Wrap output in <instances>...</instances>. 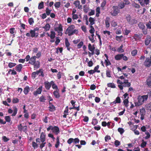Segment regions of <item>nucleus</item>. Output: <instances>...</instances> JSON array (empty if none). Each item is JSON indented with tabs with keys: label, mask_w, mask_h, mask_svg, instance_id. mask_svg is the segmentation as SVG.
<instances>
[{
	"label": "nucleus",
	"mask_w": 151,
	"mask_h": 151,
	"mask_svg": "<svg viewBox=\"0 0 151 151\" xmlns=\"http://www.w3.org/2000/svg\"><path fill=\"white\" fill-rule=\"evenodd\" d=\"M45 134L43 132H42L40 135V139L41 142H44L45 140Z\"/></svg>",
	"instance_id": "nucleus-16"
},
{
	"label": "nucleus",
	"mask_w": 151,
	"mask_h": 151,
	"mask_svg": "<svg viewBox=\"0 0 151 151\" xmlns=\"http://www.w3.org/2000/svg\"><path fill=\"white\" fill-rule=\"evenodd\" d=\"M147 84L149 87L151 86V78H149L146 81Z\"/></svg>",
	"instance_id": "nucleus-41"
},
{
	"label": "nucleus",
	"mask_w": 151,
	"mask_h": 151,
	"mask_svg": "<svg viewBox=\"0 0 151 151\" xmlns=\"http://www.w3.org/2000/svg\"><path fill=\"white\" fill-rule=\"evenodd\" d=\"M105 62L106 63V66H107L111 65V63L109 60H105Z\"/></svg>",
	"instance_id": "nucleus-56"
},
{
	"label": "nucleus",
	"mask_w": 151,
	"mask_h": 151,
	"mask_svg": "<svg viewBox=\"0 0 151 151\" xmlns=\"http://www.w3.org/2000/svg\"><path fill=\"white\" fill-rule=\"evenodd\" d=\"M75 27L74 25H71L69 26L66 30L65 32V34H68V36H70L74 34H77L76 33L77 31V30L75 29Z\"/></svg>",
	"instance_id": "nucleus-1"
},
{
	"label": "nucleus",
	"mask_w": 151,
	"mask_h": 151,
	"mask_svg": "<svg viewBox=\"0 0 151 151\" xmlns=\"http://www.w3.org/2000/svg\"><path fill=\"white\" fill-rule=\"evenodd\" d=\"M51 83H52V88L53 89H55L56 90H59L57 86L55 83L53 81H51Z\"/></svg>",
	"instance_id": "nucleus-24"
},
{
	"label": "nucleus",
	"mask_w": 151,
	"mask_h": 151,
	"mask_svg": "<svg viewBox=\"0 0 151 151\" xmlns=\"http://www.w3.org/2000/svg\"><path fill=\"white\" fill-rule=\"evenodd\" d=\"M54 30L58 32H62L63 31V26L62 24H59L58 27H55L54 28Z\"/></svg>",
	"instance_id": "nucleus-13"
},
{
	"label": "nucleus",
	"mask_w": 151,
	"mask_h": 151,
	"mask_svg": "<svg viewBox=\"0 0 151 151\" xmlns=\"http://www.w3.org/2000/svg\"><path fill=\"white\" fill-rule=\"evenodd\" d=\"M137 51L136 50H134L132 51L131 54L132 56H135L137 54Z\"/></svg>",
	"instance_id": "nucleus-50"
},
{
	"label": "nucleus",
	"mask_w": 151,
	"mask_h": 151,
	"mask_svg": "<svg viewBox=\"0 0 151 151\" xmlns=\"http://www.w3.org/2000/svg\"><path fill=\"white\" fill-rule=\"evenodd\" d=\"M34 65V68L37 69L39 68L40 67V62L37 61L35 63V64H33Z\"/></svg>",
	"instance_id": "nucleus-26"
},
{
	"label": "nucleus",
	"mask_w": 151,
	"mask_h": 151,
	"mask_svg": "<svg viewBox=\"0 0 151 151\" xmlns=\"http://www.w3.org/2000/svg\"><path fill=\"white\" fill-rule=\"evenodd\" d=\"M5 119L6 121L8 122H10L11 121V118L9 116H5Z\"/></svg>",
	"instance_id": "nucleus-55"
},
{
	"label": "nucleus",
	"mask_w": 151,
	"mask_h": 151,
	"mask_svg": "<svg viewBox=\"0 0 151 151\" xmlns=\"http://www.w3.org/2000/svg\"><path fill=\"white\" fill-rule=\"evenodd\" d=\"M106 0H104L103 2L101 4V6L102 9H103L104 8L106 4Z\"/></svg>",
	"instance_id": "nucleus-46"
},
{
	"label": "nucleus",
	"mask_w": 151,
	"mask_h": 151,
	"mask_svg": "<svg viewBox=\"0 0 151 151\" xmlns=\"http://www.w3.org/2000/svg\"><path fill=\"white\" fill-rule=\"evenodd\" d=\"M126 19L127 21L129 23L132 20V17L131 16L129 15H128L126 17Z\"/></svg>",
	"instance_id": "nucleus-53"
},
{
	"label": "nucleus",
	"mask_w": 151,
	"mask_h": 151,
	"mask_svg": "<svg viewBox=\"0 0 151 151\" xmlns=\"http://www.w3.org/2000/svg\"><path fill=\"white\" fill-rule=\"evenodd\" d=\"M52 132L55 133L56 134H58L60 132V130L59 127L56 126L52 127Z\"/></svg>",
	"instance_id": "nucleus-11"
},
{
	"label": "nucleus",
	"mask_w": 151,
	"mask_h": 151,
	"mask_svg": "<svg viewBox=\"0 0 151 151\" xmlns=\"http://www.w3.org/2000/svg\"><path fill=\"white\" fill-rule=\"evenodd\" d=\"M137 23V21L136 19H132L130 23H129L132 25L135 24Z\"/></svg>",
	"instance_id": "nucleus-44"
},
{
	"label": "nucleus",
	"mask_w": 151,
	"mask_h": 151,
	"mask_svg": "<svg viewBox=\"0 0 151 151\" xmlns=\"http://www.w3.org/2000/svg\"><path fill=\"white\" fill-rule=\"evenodd\" d=\"M147 95H143L138 97V101L137 102L135 103V106H139L142 104L145 101H146L148 98Z\"/></svg>",
	"instance_id": "nucleus-2"
},
{
	"label": "nucleus",
	"mask_w": 151,
	"mask_h": 151,
	"mask_svg": "<svg viewBox=\"0 0 151 151\" xmlns=\"http://www.w3.org/2000/svg\"><path fill=\"white\" fill-rule=\"evenodd\" d=\"M37 75H38L39 73H40V75H39V76H41L43 77L44 76V74L43 72V70L42 68H40L38 70L36 71Z\"/></svg>",
	"instance_id": "nucleus-14"
},
{
	"label": "nucleus",
	"mask_w": 151,
	"mask_h": 151,
	"mask_svg": "<svg viewBox=\"0 0 151 151\" xmlns=\"http://www.w3.org/2000/svg\"><path fill=\"white\" fill-rule=\"evenodd\" d=\"M111 71L109 70H106V74L107 77H111Z\"/></svg>",
	"instance_id": "nucleus-52"
},
{
	"label": "nucleus",
	"mask_w": 151,
	"mask_h": 151,
	"mask_svg": "<svg viewBox=\"0 0 151 151\" xmlns=\"http://www.w3.org/2000/svg\"><path fill=\"white\" fill-rule=\"evenodd\" d=\"M73 142V138H70L67 141V143L69 144H70Z\"/></svg>",
	"instance_id": "nucleus-64"
},
{
	"label": "nucleus",
	"mask_w": 151,
	"mask_h": 151,
	"mask_svg": "<svg viewBox=\"0 0 151 151\" xmlns=\"http://www.w3.org/2000/svg\"><path fill=\"white\" fill-rule=\"evenodd\" d=\"M60 5V2H56L54 4V6L56 9L59 8Z\"/></svg>",
	"instance_id": "nucleus-42"
},
{
	"label": "nucleus",
	"mask_w": 151,
	"mask_h": 151,
	"mask_svg": "<svg viewBox=\"0 0 151 151\" xmlns=\"http://www.w3.org/2000/svg\"><path fill=\"white\" fill-rule=\"evenodd\" d=\"M133 6L136 9H139L140 8V5L138 4L134 3L132 4Z\"/></svg>",
	"instance_id": "nucleus-57"
},
{
	"label": "nucleus",
	"mask_w": 151,
	"mask_h": 151,
	"mask_svg": "<svg viewBox=\"0 0 151 151\" xmlns=\"http://www.w3.org/2000/svg\"><path fill=\"white\" fill-rule=\"evenodd\" d=\"M99 68V65H97L95 67L94 69V70L95 72L100 73V70H98V69Z\"/></svg>",
	"instance_id": "nucleus-45"
},
{
	"label": "nucleus",
	"mask_w": 151,
	"mask_h": 151,
	"mask_svg": "<svg viewBox=\"0 0 151 151\" xmlns=\"http://www.w3.org/2000/svg\"><path fill=\"white\" fill-rule=\"evenodd\" d=\"M151 37L150 35H147L145 40V44L146 46L148 45L150 43L151 41Z\"/></svg>",
	"instance_id": "nucleus-17"
},
{
	"label": "nucleus",
	"mask_w": 151,
	"mask_h": 151,
	"mask_svg": "<svg viewBox=\"0 0 151 151\" xmlns=\"http://www.w3.org/2000/svg\"><path fill=\"white\" fill-rule=\"evenodd\" d=\"M36 32L33 30L31 29L30 30L29 33H27L26 34V35L27 37H31L32 38L35 37V36Z\"/></svg>",
	"instance_id": "nucleus-8"
},
{
	"label": "nucleus",
	"mask_w": 151,
	"mask_h": 151,
	"mask_svg": "<svg viewBox=\"0 0 151 151\" xmlns=\"http://www.w3.org/2000/svg\"><path fill=\"white\" fill-rule=\"evenodd\" d=\"M16 65V63L10 62L9 63L8 66L9 68H11L15 66Z\"/></svg>",
	"instance_id": "nucleus-40"
},
{
	"label": "nucleus",
	"mask_w": 151,
	"mask_h": 151,
	"mask_svg": "<svg viewBox=\"0 0 151 151\" xmlns=\"http://www.w3.org/2000/svg\"><path fill=\"white\" fill-rule=\"evenodd\" d=\"M138 27L141 29L143 30L145 28V26L144 24L142 22H140L138 24Z\"/></svg>",
	"instance_id": "nucleus-27"
},
{
	"label": "nucleus",
	"mask_w": 151,
	"mask_h": 151,
	"mask_svg": "<svg viewBox=\"0 0 151 151\" xmlns=\"http://www.w3.org/2000/svg\"><path fill=\"white\" fill-rule=\"evenodd\" d=\"M59 137L58 136L56 138V142L55 145V147L56 148L58 147L60 144Z\"/></svg>",
	"instance_id": "nucleus-35"
},
{
	"label": "nucleus",
	"mask_w": 151,
	"mask_h": 151,
	"mask_svg": "<svg viewBox=\"0 0 151 151\" xmlns=\"http://www.w3.org/2000/svg\"><path fill=\"white\" fill-rule=\"evenodd\" d=\"M65 46L67 48V49L70 51V44L67 38H65Z\"/></svg>",
	"instance_id": "nucleus-21"
},
{
	"label": "nucleus",
	"mask_w": 151,
	"mask_h": 151,
	"mask_svg": "<svg viewBox=\"0 0 151 151\" xmlns=\"http://www.w3.org/2000/svg\"><path fill=\"white\" fill-rule=\"evenodd\" d=\"M12 102L13 104L17 103L19 102V100L17 98H13Z\"/></svg>",
	"instance_id": "nucleus-54"
},
{
	"label": "nucleus",
	"mask_w": 151,
	"mask_h": 151,
	"mask_svg": "<svg viewBox=\"0 0 151 151\" xmlns=\"http://www.w3.org/2000/svg\"><path fill=\"white\" fill-rule=\"evenodd\" d=\"M36 57H35V56H32L30 58L29 63L32 65H33V64H35V63L36 61Z\"/></svg>",
	"instance_id": "nucleus-15"
},
{
	"label": "nucleus",
	"mask_w": 151,
	"mask_h": 151,
	"mask_svg": "<svg viewBox=\"0 0 151 151\" xmlns=\"http://www.w3.org/2000/svg\"><path fill=\"white\" fill-rule=\"evenodd\" d=\"M79 141V139L78 138H76L74 139H73V142H74L75 144H78Z\"/></svg>",
	"instance_id": "nucleus-58"
},
{
	"label": "nucleus",
	"mask_w": 151,
	"mask_h": 151,
	"mask_svg": "<svg viewBox=\"0 0 151 151\" xmlns=\"http://www.w3.org/2000/svg\"><path fill=\"white\" fill-rule=\"evenodd\" d=\"M147 144L146 142L145 141L144 139L142 140V143L141 145V146L142 148H144L146 147Z\"/></svg>",
	"instance_id": "nucleus-38"
},
{
	"label": "nucleus",
	"mask_w": 151,
	"mask_h": 151,
	"mask_svg": "<svg viewBox=\"0 0 151 151\" xmlns=\"http://www.w3.org/2000/svg\"><path fill=\"white\" fill-rule=\"evenodd\" d=\"M150 2V0H143V5L142 6H144L145 5H147L149 4Z\"/></svg>",
	"instance_id": "nucleus-34"
},
{
	"label": "nucleus",
	"mask_w": 151,
	"mask_h": 151,
	"mask_svg": "<svg viewBox=\"0 0 151 151\" xmlns=\"http://www.w3.org/2000/svg\"><path fill=\"white\" fill-rule=\"evenodd\" d=\"M18 111V109L17 107L15 106L13 107V110L11 109H9L8 111V112L9 114H11L13 112V113L11 116H15L17 114Z\"/></svg>",
	"instance_id": "nucleus-4"
},
{
	"label": "nucleus",
	"mask_w": 151,
	"mask_h": 151,
	"mask_svg": "<svg viewBox=\"0 0 151 151\" xmlns=\"http://www.w3.org/2000/svg\"><path fill=\"white\" fill-rule=\"evenodd\" d=\"M125 5H127V3L126 4L125 2L122 1L119 3L118 6L120 9H122L124 7Z\"/></svg>",
	"instance_id": "nucleus-25"
},
{
	"label": "nucleus",
	"mask_w": 151,
	"mask_h": 151,
	"mask_svg": "<svg viewBox=\"0 0 151 151\" xmlns=\"http://www.w3.org/2000/svg\"><path fill=\"white\" fill-rule=\"evenodd\" d=\"M46 100L45 97L44 96H42L39 99L40 101L44 102Z\"/></svg>",
	"instance_id": "nucleus-47"
},
{
	"label": "nucleus",
	"mask_w": 151,
	"mask_h": 151,
	"mask_svg": "<svg viewBox=\"0 0 151 151\" xmlns=\"http://www.w3.org/2000/svg\"><path fill=\"white\" fill-rule=\"evenodd\" d=\"M22 68V64H19L17 65L15 67L16 70L19 72H20Z\"/></svg>",
	"instance_id": "nucleus-20"
},
{
	"label": "nucleus",
	"mask_w": 151,
	"mask_h": 151,
	"mask_svg": "<svg viewBox=\"0 0 151 151\" xmlns=\"http://www.w3.org/2000/svg\"><path fill=\"white\" fill-rule=\"evenodd\" d=\"M30 90V88L28 86H26L24 88L23 92L25 95H27Z\"/></svg>",
	"instance_id": "nucleus-23"
},
{
	"label": "nucleus",
	"mask_w": 151,
	"mask_h": 151,
	"mask_svg": "<svg viewBox=\"0 0 151 151\" xmlns=\"http://www.w3.org/2000/svg\"><path fill=\"white\" fill-rule=\"evenodd\" d=\"M42 28L44 29L45 31H49L50 28V26L48 23L46 24L45 26L42 27Z\"/></svg>",
	"instance_id": "nucleus-22"
},
{
	"label": "nucleus",
	"mask_w": 151,
	"mask_h": 151,
	"mask_svg": "<svg viewBox=\"0 0 151 151\" xmlns=\"http://www.w3.org/2000/svg\"><path fill=\"white\" fill-rule=\"evenodd\" d=\"M95 48L94 47H92L91 44H89L88 45V49L91 52H94Z\"/></svg>",
	"instance_id": "nucleus-28"
},
{
	"label": "nucleus",
	"mask_w": 151,
	"mask_h": 151,
	"mask_svg": "<svg viewBox=\"0 0 151 151\" xmlns=\"http://www.w3.org/2000/svg\"><path fill=\"white\" fill-rule=\"evenodd\" d=\"M83 11L84 12L87 13L88 10V8L86 5H84L83 6Z\"/></svg>",
	"instance_id": "nucleus-60"
},
{
	"label": "nucleus",
	"mask_w": 151,
	"mask_h": 151,
	"mask_svg": "<svg viewBox=\"0 0 151 151\" xmlns=\"http://www.w3.org/2000/svg\"><path fill=\"white\" fill-rule=\"evenodd\" d=\"M109 18L107 17L105 20V24L106 27L108 28L110 26V24L109 22Z\"/></svg>",
	"instance_id": "nucleus-30"
},
{
	"label": "nucleus",
	"mask_w": 151,
	"mask_h": 151,
	"mask_svg": "<svg viewBox=\"0 0 151 151\" xmlns=\"http://www.w3.org/2000/svg\"><path fill=\"white\" fill-rule=\"evenodd\" d=\"M72 18L73 20L76 19L78 18V16L77 14H72Z\"/></svg>",
	"instance_id": "nucleus-62"
},
{
	"label": "nucleus",
	"mask_w": 151,
	"mask_h": 151,
	"mask_svg": "<svg viewBox=\"0 0 151 151\" xmlns=\"http://www.w3.org/2000/svg\"><path fill=\"white\" fill-rule=\"evenodd\" d=\"M32 145L34 149H35L38 147V145L37 143L35 142H33L32 143Z\"/></svg>",
	"instance_id": "nucleus-37"
},
{
	"label": "nucleus",
	"mask_w": 151,
	"mask_h": 151,
	"mask_svg": "<svg viewBox=\"0 0 151 151\" xmlns=\"http://www.w3.org/2000/svg\"><path fill=\"white\" fill-rule=\"evenodd\" d=\"M123 56V54H117L115 56V59L117 60H120L122 58V57Z\"/></svg>",
	"instance_id": "nucleus-19"
},
{
	"label": "nucleus",
	"mask_w": 151,
	"mask_h": 151,
	"mask_svg": "<svg viewBox=\"0 0 151 151\" xmlns=\"http://www.w3.org/2000/svg\"><path fill=\"white\" fill-rule=\"evenodd\" d=\"M50 33V37L51 39H53L55 37V32L53 31H51Z\"/></svg>",
	"instance_id": "nucleus-31"
},
{
	"label": "nucleus",
	"mask_w": 151,
	"mask_h": 151,
	"mask_svg": "<svg viewBox=\"0 0 151 151\" xmlns=\"http://www.w3.org/2000/svg\"><path fill=\"white\" fill-rule=\"evenodd\" d=\"M98 123V121L96 119H93L92 122V124L93 125H95Z\"/></svg>",
	"instance_id": "nucleus-51"
},
{
	"label": "nucleus",
	"mask_w": 151,
	"mask_h": 151,
	"mask_svg": "<svg viewBox=\"0 0 151 151\" xmlns=\"http://www.w3.org/2000/svg\"><path fill=\"white\" fill-rule=\"evenodd\" d=\"M124 105L126 107H127L128 106V104L129 103V101L128 99H124L123 101Z\"/></svg>",
	"instance_id": "nucleus-36"
},
{
	"label": "nucleus",
	"mask_w": 151,
	"mask_h": 151,
	"mask_svg": "<svg viewBox=\"0 0 151 151\" xmlns=\"http://www.w3.org/2000/svg\"><path fill=\"white\" fill-rule=\"evenodd\" d=\"M123 45H122L117 49V51L119 53H122L124 52V50L122 49Z\"/></svg>",
	"instance_id": "nucleus-33"
},
{
	"label": "nucleus",
	"mask_w": 151,
	"mask_h": 151,
	"mask_svg": "<svg viewBox=\"0 0 151 151\" xmlns=\"http://www.w3.org/2000/svg\"><path fill=\"white\" fill-rule=\"evenodd\" d=\"M59 90H55L53 92V94L55 97L57 99H58L60 96V95L59 93Z\"/></svg>",
	"instance_id": "nucleus-12"
},
{
	"label": "nucleus",
	"mask_w": 151,
	"mask_h": 151,
	"mask_svg": "<svg viewBox=\"0 0 151 151\" xmlns=\"http://www.w3.org/2000/svg\"><path fill=\"white\" fill-rule=\"evenodd\" d=\"M116 103L119 104L121 102V100L119 97H117L114 101Z\"/></svg>",
	"instance_id": "nucleus-48"
},
{
	"label": "nucleus",
	"mask_w": 151,
	"mask_h": 151,
	"mask_svg": "<svg viewBox=\"0 0 151 151\" xmlns=\"http://www.w3.org/2000/svg\"><path fill=\"white\" fill-rule=\"evenodd\" d=\"M28 22L30 25L34 23V21L33 19L32 18H29L28 19Z\"/></svg>",
	"instance_id": "nucleus-49"
},
{
	"label": "nucleus",
	"mask_w": 151,
	"mask_h": 151,
	"mask_svg": "<svg viewBox=\"0 0 151 151\" xmlns=\"http://www.w3.org/2000/svg\"><path fill=\"white\" fill-rule=\"evenodd\" d=\"M144 63L145 66L149 68L151 65V59L150 58H146Z\"/></svg>",
	"instance_id": "nucleus-5"
},
{
	"label": "nucleus",
	"mask_w": 151,
	"mask_h": 151,
	"mask_svg": "<svg viewBox=\"0 0 151 151\" xmlns=\"http://www.w3.org/2000/svg\"><path fill=\"white\" fill-rule=\"evenodd\" d=\"M49 110L51 112L54 111L55 110V108L52 104L50 102H49Z\"/></svg>",
	"instance_id": "nucleus-18"
},
{
	"label": "nucleus",
	"mask_w": 151,
	"mask_h": 151,
	"mask_svg": "<svg viewBox=\"0 0 151 151\" xmlns=\"http://www.w3.org/2000/svg\"><path fill=\"white\" fill-rule=\"evenodd\" d=\"M143 36V34H135L133 36L134 39L135 41L140 40L141 38Z\"/></svg>",
	"instance_id": "nucleus-6"
},
{
	"label": "nucleus",
	"mask_w": 151,
	"mask_h": 151,
	"mask_svg": "<svg viewBox=\"0 0 151 151\" xmlns=\"http://www.w3.org/2000/svg\"><path fill=\"white\" fill-rule=\"evenodd\" d=\"M44 7V2L42 1L39 4L38 6V9H43Z\"/></svg>",
	"instance_id": "nucleus-32"
},
{
	"label": "nucleus",
	"mask_w": 151,
	"mask_h": 151,
	"mask_svg": "<svg viewBox=\"0 0 151 151\" xmlns=\"http://www.w3.org/2000/svg\"><path fill=\"white\" fill-rule=\"evenodd\" d=\"M42 86H40L38 88L36 91H34L33 94L35 96H37L38 94H40L41 93L42 90Z\"/></svg>",
	"instance_id": "nucleus-10"
},
{
	"label": "nucleus",
	"mask_w": 151,
	"mask_h": 151,
	"mask_svg": "<svg viewBox=\"0 0 151 151\" xmlns=\"http://www.w3.org/2000/svg\"><path fill=\"white\" fill-rule=\"evenodd\" d=\"M112 8L113 10L110 12L111 15L113 16H116L120 12L119 9L117 6H113Z\"/></svg>",
	"instance_id": "nucleus-3"
},
{
	"label": "nucleus",
	"mask_w": 151,
	"mask_h": 151,
	"mask_svg": "<svg viewBox=\"0 0 151 151\" xmlns=\"http://www.w3.org/2000/svg\"><path fill=\"white\" fill-rule=\"evenodd\" d=\"M73 4L76 8H78V9L80 10L82 9V5L80 4V2L79 0L75 1Z\"/></svg>",
	"instance_id": "nucleus-7"
},
{
	"label": "nucleus",
	"mask_w": 151,
	"mask_h": 151,
	"mask_svg": "<svg viewBox=\"0 0 151 151\" xmlns=\"http://www.w3.org/2000/svg\"><path fill=\"white\" fill-rule=\"evenodd\" d=\"M108 87L112 88H115L116 86L114 83H109L107 84Z\"/></svg>",
	"instance_id": "nucleus-43"
},
{
	"label": "nucleus",
	"mask_w": 151,
	"mask_h": 151,
	"mask_svg": "<svg viewBox=\"0 0 151 151\" xmlns=\"http://www.w3.org/2000/svg\"><path fill=\"white\" fill-rule=\"evenodd\" d=\"M118 131L121 134H122L124 132V129L121 128H119L118 129Z\"/></svg>",
	"instance_id": "nucleus-59"
},
{
	"label": "nucleus",
	"mask_w": 151,
	"mask_h": 151,
	"mask_svg": "<svg viewBox=\"0 0 151 151\" xmlns=\"http://www.w3.org/2000/svg\"><path fill=\"white\" fill-rule=\"evenodd\" d=\"M89 21L90 22V25H93L95 23V20L94 18L92 17L89 18Z\"/></svg>",
	"instance_id": "nucleus-29"
},
{
	"label": "nucleus",
	"mask_w": 151,
	"mask_h": 151,
	"mask_svg": "<svg viewBox=\"0 0 151 151\" xmlns=\"http://www.w3.org/2000/svg\"><path fill=\"white\" fill-rule=\"evenodd\" d=\"M52 83L49 82L48 81H45L44 83L45 88L46 90H49L52 86Z\"/></svg>",
	"instance_id": "nucleus-9"
},
{
	"label": "nucleus",
	"mask_w": 151,
	"mask_h": 151,
	"mask_svg": "<svg viewBox=\"0 0 151 151\" xmlns=\"http://www.w3.org/2000/svg\"><path fill=\"white\" fill-rule=\"evenodd\" d=\"M51 10L49 9L48 7H47L45 10L46 14L47 15V16L50 15V14H51Z\"/></svg>",
	"instance_id": "nucleus-39"
},
{
	"label": "nucleus",
	"mask_w": 151,
	"mask_h": 151,
	"mask_svg": "<svg viewBox=\"0 0 151 151\" xmlns=\"http://www.w3.org/2000/svg\"><path fill=\"white\" fill-rule=\"evenodd\" d=\"M64 114H68V106L66 107L65 110L64 111Z\"/></svg>",
	"instance_id": "nucleus-63"
},
{
	"label": "nucleus",
	"mask_w": 151,
	"mask_h": 151,
	"mask_svg": "<svg viewBox=\"0 0 151 151\" xmlns=\"http://www.w3.org/2000/svg\"><path fill=\"white\" fill-rule=\"evenodd\" d=\"M131 85L130 83L129 82L124 83L123 84V86L124 87H129Z\"/></svg>",
	"instance_id": "nucleus-61"
}]
</instances>
